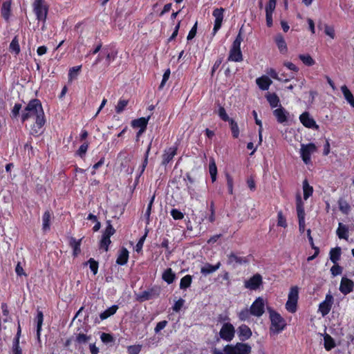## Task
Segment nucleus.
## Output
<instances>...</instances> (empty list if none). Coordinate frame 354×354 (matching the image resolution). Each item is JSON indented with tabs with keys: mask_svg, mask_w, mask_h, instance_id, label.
Segmentation results:
<instances>
[{
	"mask_svg": "<svg viewBox=\"0 0 354 354\" xmlns=\"http://www.w3.org/2000/svg\"><path fill=\"white\" fill-rule=\"evenodd\" d=\"M266 97L272 108H277L279 106V99L275 93H269Z\"/></svg>",
	"mask_w": 354,
	"mask_h": 354,
	"instance_id": "obj_40",
	"label": "nucleus"
},
{
	"mask_svg": "<svg viewBox=\"0 0 354 354\" xmlns=\"http://www.w3.org/2000/svg\"><path fill=\"white\" fill-rule=\"evenodd\" d=\"M243 38L240 32L232 45L228 57L229 61L241 62L243 60V55L241 50V44Z\"/></svg>",
	"mask_w": 354,
	"mask_h": 354,
	"instance_id": "obj_3",
	"label": "nucleus"
},
{
	"mask_svg": "<svg viewBox=\"0 0 354 354\" xmlns=\"http://www.w3.org/2000/svg\"><path fill=\"white\" fill-rule=\"evenodd\" d=\"M9 50L12 53H15V55H18L20 53L19 39L17 36H15L10 42Z\"/></svg>",
	"mask_w": 354,
	"mask_h": 354,
	"instance_id": "obj_36",
	"label": "nucleus"
},
{
	"mask_svg": "<svg viewBox=\"0 0 354 354\" xmlns=\"http://www.w3.org/2000/svg\"><path fill=\"white\" fill-rule=\"evenodd\" d=\"M339 209L344 214H348L350 210V205L345 201L340 200L339 201Z\"/></svg>",
	"mask_w": 354,
	"mask_h": 354,
	"instance_id": "obj_54",
	"label": "nucleus"
},
{
	"mask_svg": "<svg viewBox=\"0 0 354 354\" xmlns=\"http://www.w3.org/2000/svg\"><path fill=\"white\" fill-rule=\"evenodd\" d=\"M142 346L137 345H131L127 347V351L129 354H139L141 351Z\"/></svg>",
	"mask_w": 354,
	"mask_h": 354,
	"instance_id": "obj_55",
	"label": "nucleus"
},
{
	"mask_svg": "<svg viewBox=\"0 0 354 354\" xmlns=\"http://www.w3.org/2000/svg\"><path fill=\"white\" fill-rule=\"evenodd\" d=\"M88 147V144L87 142L83 143L77 150V154L82 158L86 154Z\"/></svg>",
	"mask_w": 354,
	"mask_h": 354,
	"instance_id": "obj_58",
	"label": "nucleus"
},
{
	"mask_svg": "<svg viewBox=\"0 0 354 354\" xmlns=\"http://www.w3.org/2000/svg\"><path fill=\"white\" fill-rule=\"evenodd\" d=\"M81 68H82L81 66H74V67H72L71 68H70L69 72H68V80L69 81L71 82L77 77Z\"/></svg>",
	"mask_w": 354,
	"mask_h": 354,
	"instance_id": "obj_45",
	"label": "nucleus"
},
{
	"mask_svg": "<svg viewBox=\"0 0 354 354\" xmlns=\"http://www.w3.org/2000/svg\"><path fill=\"white\" fill-rule=\"evenodd\" d=\"M160 293L159 288H152L149 290H145L142 292L140 296L139 299L140 301H147L149 299H154L156 297H158Z\"/></svg>",
	"mask_w": 354,
	"mask_h": 354,
	"instance_id": "obj_18",
	"label": "nucleus"
},
{
	"mask_svg": "<svg viewBox=\"0 0 354 354\" xmlns=\"http://www.w3.org/2000/svg\"><path fill=\"white\" fill-rule=\"evenodd\" d=\"M335 346L333 339L329 335H326L324 336V348L326 351H330Z\"/></svg>",
	"mask_w": 354,
	"mask_h": 354,
	"instance_id": "obj_44",
	"label": "nucleus"
},
{
	"mask_svg": "<svg viewBox=\"0 0 354 354\" xmlns=\"http://www.w3.org/2000/svg\"><path fill=\"white\" fill-rule=\"evenodd\" d=\"M82 240V239L76 240L73 237H71L69 239V245L73 249V255L74 256H77L81 252L80 245H81Z\"/></svg>",
	"mask_w": 354,
	"mask_h": 354,
	"instance_id": "obj_28",
	"label": "nucleus"
},
{
	"mask_svg": "<svg viewBox=\"0 0 354 354\" xmlns=\"http://www.w3.org/2000/svg\"><path fill=\"white\" fill-rule=\"evenodd\" d=\"M237 333L241 341H245L252 336L251 329L245 324H241L237 328Z\"/></svg>",
	"mask_w": 354,
	"mask_h": 354,
	"instance_id": "obj_16",
	"label": "nucleus"
},
{
	"mask_svg": "<svg viewBox=\"0 0 354 354\" xmlns=\"http://www.w3.org/2000/svg\"><path fill=\"white\" fill-rule=\"evenodd\" d=\"M265 303L261 297H258L250 306V310L252 315L261 317L264 313Z\"/></svg>",
	"mask_w": 354,
	"mask_h": 354,
	"instance_id": "obj_10",
	"label": "nucleus"
},
{
	"mask_svg": "<svg viewBox=\"0 0 354 354\" xmlns=\"http://www.w3.org/2000/svg\"><path fill=\"white\" fill-rule=\"evenodd\" d=\"M256 83L261 90L267 91L272 82L268 76L263 75L256 80Z\"/></svg>",
	"mask_w": 354,
	"mask_h": 354,
	"instance_id": "obj_21",
	"label": "nucleus"
},
{
	"mask_svg": "<svg viewBox=\"0 0 354 354\" xmlns=\"http://www.w3.org/2000/svg\"><path fill=\"white\" fill-rule=\"evenodd\" d=\"M170 73H171V71H170L169 68L167 69L165 71V73L163 74V76H162V82H161L160 85V88L163 87L164 85L165 84V83L167 82V81L169 80V76H170Z\"/></svg>",
	"mask_w": 354,
	"mask_h": 354,
	"instance_id": "obj_62",
	"label": "nucleus"
},
{
	"mask_svg": "<svg viewBox=\"0 0 354 354\" xmlns=\"http://www.w3.org/2000/svg\"><path fill=\"white\" fill-rule=\"evenodd\" d=\"M29 118H32L35 120V127L41 129L45 124L44 112H27L22 116V120L25 121Z\"/></svg>",
	"mask_w": 354,
	"mask_h": 354,
	"instance_id": "obj_8",
	"label": "nucleus"
},
{
	"mask_svg": "<svg viewBox=\"0 0 354 354\" xmlns=\"http://www.w3.org/2000/svg\"><path fill=\"white\" fill-rule=\"evenodd\" d=\"M170 214L174 220H181L184 218L183 213L177 209H172Z\"/></svg>",
	"mask_w": 354,
	"mask_h": 354,
	"instance_id": "obj_56",
	"label": "nucleus"
},
{
	"mask_svg": "<svg viewBox=\"0 0 354 354\" xmlns=\"http://www.w3.org/2000/svg\"><path fill=\"white\" fill-rule=\"evenodd\" d=\"M299 120L306 127L318 129V126L316 124L315 120L310 116L309 112H303L299 116Z\"/></svg>",
	"mask_w": 354,
	"mask_h": 354,
	"instance_id": "obj_14",
	"label": "nucleus"
},
{
	"mask_svg": "<svg viewBox=\"0 0 354 354\" xmlns=\"http://www.w3.org/2000/svg\"><path fill=\"white\" fill-rule=\"evenodd\" d=\"M261 283V276L259 274H256L250 279L245 281V287L250 290H257Z\"/></svg>",
	"mask_w": 354,
	"mask_h": 354,
	"instance_id": "obj_13",
	"label": "nucleus"
},
{
	"mask_svg": "<svg viewBox=\"0 0 354 354\" xmlns=\"http://www.w3.org/2000/svg\"><path fill=\"white\" fill-rule=\"evenodd\" d=\"M225 10L222 8H216L214 10L212 15L214 17V25L213 28V35H214L217 31L221 28L223 19V13Z\"/></svg>",
	"mask_w": 354,
	"mask_h": 354,
	"instance_id": "obj_12",
	"label": "nucleus"
},
{
	"mask_svg": "<svg viewBox=\"0 0 354 354\" xmlns=\"http://www.w3.org/2000/svg\"><path fill=\"white\" fill-rule=\"evenodd\" d=\"M111 241L110 237L102 235V239L100 241V248H104L105 251H108L109 245L111 244Z\"/></svg>",
	"mask_w": 354,
	"mask_h": 354,
	"instance_id": "obj_51",
	"label": "nucleus"
},
{
	"mask_svg": "<svg viewBox=\"0 0 354 354\" xmlns=\"http://www.w3.org/2000/svg\"><path fill=\"white\" fill-rule=\"evenodd\" d=\"M330 272L333 276H337L342 273V268L339 265H334L330 268Z\"/></svg>",
	"mask_w": 354,
	"mask_h": 354,
	"instance_id": "obj_63",
	"label": "nucleus"
},
{
	"mask_svg": "<svg viewBox=\"0 0 354 354\" xmlns=\"http://www.w3.org/2000/svg\"><path fill=\"white\" fill-rule=\"evenodd\" d=\"M118 309V306L117 305H113L109 307L108 309L100 314V319L104 320L111 315H113L117 312Z\"/></svg>",
	"mask_w": 354,
	"mask_h": 354,
	"instance_id": "obj_32",
	"label": "nucleus"
},
{
	"mask_svg": "<svg viewBox=\"0 0 354 354\" xmlns=\"http://www.w3.org/2000/svg\"><path fill=\"white\" fill-rule=\"evenodd\" d=\"M324 32L326 35H328L333 39L335 38V30L333 26H330L326 24H324Z\"/></svg>",
	"mask_w": 354,
	"mask_h": 354,
	"instance_id": "obj_50",
	"label": "nucleus"
},
{
	"mask_svg": "<svg viewBox=\"0 0 354 354\" xmlns=\"http://www.w3.org/2000/svg\"><path fill=\"white\" fill-rule=\"evenodd\" d=\"M336 233L339 239L347 240L348 237V228L346 225L339 223Z\"/></svg>",
	"mask_w": 354,
	"mask_h": 354,
	"instance_id": "obj_31",
	"label": "nucleus"
},
{
	"mask_svg": "<svg viewBox=\"0 0 354 354\" xmlns=\"http://www.w3.org/2000/svg\"><path fill=\"white\" fill-rule=\"evenodd\" d=\"M115 230L112 226V225L111 223V221H106V227L104 232H103L102 235L107 236V237H111V236L115 234Z\"/></svg>",
	"mask_w": 354,
	"mask_h": 354,
	"instance_id": "obj_46",
	"label": "nucleus"
},
{
	"mask_svg": "<svg viewBox=\"0 0 354 354\" xmlns=\"http://www.w3.org/2000/svg\"><path fill=\"white\" fill-rule=\"evenodd\" d=\"M269 313L271 322L270 332V333L278 334L286 327V321L278 313L272 310H270Z\"/></svg>",
	"mask_w": 354,
	"mask_h": 354,
	"instance_id": "obj_2",
	"label": "nucleus"
},
{
	"mask_svg": "<svg viewBox=\"0 0 354 354\" xmlns=\"http://www.w3.org/2000/svg\"><path fill=\"white\" fill-rule=\"evenodd\" d=\"M234 326L230 322L224 323L219 331L220 337L226 342H231L235 335Z\"/></svg>",
	"mask_w": 354,
	"mask_h": 354,
	"instance_id": "obj_6",
	"label": "nucleus"
},
{
	"mask_svg": "<svg viewBox=\"0 0 354 354\" xmlns=\"http://www.w3.org/2000/svg\"><path fill=\"white\" fill-rule=\"evenodd\" d=\"M298 288L292 287L288 294V299L286 304V308L288 311L295 313L297 310V304L298 300Z\"/></svg>",
	"mask_w": 354,
	"mask_h": 354,
	"instance_id": "obj_7",
	"label": "nucleus"
},
{
	"mask_svg": "<svg viewBox=\"0 0 354 354\" xmlns=\"http://www.w3.org/2000/svg\"><path fill=\"white\" fill-rule=\"evenodd\" d=\"M192 277L191 275H186L180 279V288L186 289L189 288L192 283Z\"/></svg>",
	"mask_w": 354,
	"mask_h": 354,
	"instance_id": "obj_43",
	"label": "nucleus"
},
{
	"mask_svg": "<svg viewBox=\"0 0 354 354\" xmlns=\"http://www.w3.org/2000/svg\"><path fill=\"white\" fill-rule=\"evenodd\" d=\"M11 12V2L10 1H6L2 3L1 13L2 17L8 21L9 19Z\"/></svg>",
	"mask_w": 354,
	"mask_h": 354,
	"instance_id": "obj_26",
	"label": "nucleus"
},
{
	"mask_svg": "<svg viewBox=\"0 0 354 354\" xmlns=\"http://www.w3.org/2000/svg\"><path fill=\"white\" fill-rule=\"evenodd\" d=\"M227 263L236 267V265H241L248 262L245 257H239L234 253H231L227 256Z\"/></svg>",
	"mask_w": 354,
	"mask_h": 354,
	"instance_id": "obj_19",
	"label": "nucleus"
},
{
	"mask_svg": "<svg viewBox=\"0 0 354 354\" xmlns=\"http://www.w3.org/2000/svg\"><path fill=\"white\" fill-rule=\"evenodd\" d=\"M354 287V283L352 280L346 278L342 277L339 286V290L344 295H347L353 291Z\"/></svg>",
	"mask_w": 354,
	"mask_h": 354,
	"instance_id": "obj_15",
	"label": "nucleus"
},
{
	"mask_svg": "<svg viewBox=\"0 0 354 354\" xmlns=\"http://www.w3.org/2000/svg\"><path fill=\"white\" fill-rule=\"evenodd\" d=\"M297 212L298 218L305 217V212L304 207V203L302 202L301 198L299 195L297 196Z\"/></svg>",
	"mask_w": 354,
	"mask_h": 354,
	"instance_id": "obj_35",
	"label": "nucleus"
},
{
	"mask_svg": "<svg viewBox=\"0 0 354 354\" xmlns=\"http://www.w3.org/2000/svg\"><path fill=\"white\" fill-rule=\"evenodd\" d=\"M101 340L105 343L109 344L113 341V337L109 333H102L100 336Z\"/></svg>",
	"mask_w": 354,
	"mask_h": 354,
	"instance_id": "obj_59",
	"label": "nucleus"
},
{
	"mask_svg": "<svg viewBox=\"0 0 354 354\" xmlns=\"http://www.w3.org/2000/svg\"><path fill=\"white\" fill-rule=\"evenodd\" d=\"M341 91L346 102L354 109V96L346 85L341 86Z\"/></svg>",
	"mask_w": 354,
	"mask_h": 354,
	"instance_id": "obj_23",
	"label": "nucleus"
},
{
	"mask_svg": "<svg viewBox=\"0 0 354 354\" xmlns=\"http://www.w3.org/2000/svg\"><path fill=\"white\" fill-rule=\"evenodd\" d=\"M43 321H44L43 313L41 310H38L37 317H36V322H37V337L39 340L40 339V335H41V330Z\"/></svg>",
	"mask_w": 354,
	"mask_h": 354,
	"instance_id": "obj_33",
	"label": "nucleus"
},
{
	"mask_svg": "<svg viewBox=\"0 0 354 354\" xmlns=\"http://www.w3.org/2000/svg\"><path fill=\"white\" fill-rule=\"evenodd\" d=\"M230 129L234 138H238L239 135V129L237 123L234 120H230Z\"/></svg>",
	"mask_w": 354,
	"mask_h": 354,
	"instance_id": "obj_48",
	"label": "nucleus"
},
{
	"mask_svg": "<svg viewBox=\"0 0 354 354\" xmlns=\"http://www.w3.org/2000/svg\"><path fill=\"white\" fill-rule=\"evenodd\" d=\"M129 101L127 100L121 99L119 100L116 106V111H123L128 104Z\"/></svg>",
	"mask_w": 354,
	"mask_h": 354,
	"instance_id": "obj_60",
	"label": "nucleus"
},
{
	"mask_svg": "<svg viewBox=\"0 0 354 354\" xmlns=\"http://www.w3.org/2000/svg\"><path fill=\"white\" fill-rule=\"evenodd\" d=\"M317 151V147L313 143L301 145L300 153L303 161L307 165L310 162V156Z\"/></svg>",
	"mask_w": 354,
	"mask_h": 354,
	"instance_id": "obj_9",
	"label": "nucleus"
},
{
	"mask_svg": "<svg viewBox=\"0 0 354 354\" xmlns=\"http://www.w3.org/2000/svg\"><path fill=\"white\" fill-rule=\"evenodd\" d=\"M91 327L84 322H80V326L77 328L75 333V342L79 344H85L91 339V336L87 335Z\"/></svg>",
	"mask_w": 354,
	"mask_h": 354,
	"instance_id": "obj_5",
	"label": "nucleus"
},
{
	"mask_svg": "<svg viewBox=\"0 0 354 354\" xmlns=\"http://www.w3.org/2000/svg\"><path fill=\"white\" fill-rule=\"evenodd\" d=\"M333 297L330 294H327L325 300L319 304V311L323 317L328 315L333 304Z\"/></svg>",
	"mask_w": 354,
	"mask_h": 354,
	"instance_id": "obj_11",
	"label": "nucleus"
},
{
	"mask_svg": "<svg viewBox=\"0 0 354 354\" xmlns=\"http://www.w3.org/2000/svg\"><path fill=\"white\" fill-rule=\"evenodd\" d=\"M175 279V274L172 272L171 268H167L162 274V279L167 283H171Z\"/></svg>",
	"mask_w": 354,
	"mask_h": 354,
	"instance_id": "obj_37",
	"label": "nucleus"
},
{
	"mask_svg": "<svg viewBox=\"0 0 354 354\" xmlns=\"http://www.w3.org/2000/svg\"><path fill=\"white\" fill-rule=\"evenodd\" d=\"M50 213L49 211L44 212L42 217V230L44 231H48L50 230Z\"/></svg>",
	"mask_w": 354,
	"mask_h": 354,
	"instance_id": "obj_38",
	"label": "nucleus"
},
{
	"mask_svg": "<svg viewBox=\"0 0 354 354\" xmlns=\"http://www.w3.org/2000/svg\"><path fill=\"white\" fill-rule=\"evenodd\" d=\"M277 0H269L266 7V12L272 13L275 9Z\"/></svg>",
	"mask_w": 354,
	"mask_h": 354,
	"instance_id": "obj_57",
	"label": "nucleus"
},
{
	"mask_svg": "<svg viewBox=\"0 0 354 354\" xmlns=\"http://www.w3.org/2000/svg\"><path fill=\"white\" fill-rule=\"evenodd\" d=\"M274 41L281 53L286 54L288 52L286 42L281 34H277L274 37Z\"/></svg>",
	"mask_w": 354,
	"mask_h": 354,
	"instance_id": "obj_20",
	"label": "nucleus"
},
{
	"mask_svg": "<svg viewBox=\"0 0 354 354\" xmlns=\"http://www.w3.org/2000/svg\"><path fill=\"white\" fill-rule=\"evenodd\" d=\"M33 12L37 19L44 23L46 21L48 12V6L44 0H35L32 3Z\"/></svg>",
	"mask_w": 354,
	"mask_h": 354,
	"instance_id": "obj_4",
	"label": "nucleus"
},
{
	"mask_svg": "<svg viewBox=\"0 0 354 354\" xmlns=\"http://www.w3.org/2000/svg\"><path fill=\"white\" fill-rule=\"evenodd\" d=\"M209 174H210L212 182H214L216 180L217 167H216L215 161L213 158H212L209 162Z\"/></svg>",
	"mask_w": 354,
	"mask_h": 354,
	"instance_id": "obj_39",
	"label": "nucleus"
},
{
	"mask_svg": "<svg viewBox=\"0 0 354 354\" xmlns=\"http://www.w3.org/2000/svg\"><path fill=\"white\" fill-rule=\"evenodd\" d=\"M184 302H185L184 299H178L177 301L175 302V304L172 308L173 310L175 312H178L183 307Z\"/></svg>",
	"mask_w": 354,
	"mask_h": 354,
	"instance_id": "obj_64",
	"label": "nucleus"
},
{
	"mask_svg": "<svg viewBox=\"0 0 354 354\" xmlns=\"http://www.w3.org/2000/svg\"><path fill=\"white\" fill-rule=\"evenodd\" d=\"M176 153V147H170L166 149L162 155V164L166 165L168 164L174 157Z\"/></svg>",
	"mask_w": 354,
	"mask_h": 354,
	"instance_id": "obj_24",
	"label": "nucleus"
},
{
	"mask_svg": "<svg viewBox=\"0 0 354 354\" xmlns=\"http://www.w3.org/2000/svg\"><path fill=\"white\" fill-rule=\"evenodd\" d=\"M104 54L105 62L106 66H109L111 62L114 61L117 57V52L114 50H109L106 48H103Z\"/></svg>",
	"mask_w": 354,
	"mask_h": 354,
	"instance_id": "obj_29",
	"label": "nucleus"
},
{
	"mask_svg": "<svg viewBox=\"0 0 354 354\" xmlns=\"http://www.w3.org/2000/svg\"><path fill=\"white\" fill-rule=\"evenodd\" d=\"M267 73L268 75H269L272 78L274 79V80H279V81H284V82H288L289 80V79H283V77H279L278 75V73L276 72V71L273 68H269L268 71H267Z\"/></svg>",
	"mask_w": 354,
	"mask_h": 354,
	"instance_id": "obj_49",
	"label": "nucleus"
},
{
	"mask_svg": "<svg viewBox=\"0 0 354 354\" xmlns=\"http://www.w3.org/2000/svg\"><path fill=\"white\" fill-rule=\"evenodd\" d=\"M129 259V252L125 248L120 250V254L117 258L116 263L119 265H124L127 263Z\"/></svg>",
	"mask_w": 354,
	"mask_h": 354,
	"instance_id": "obj_27",
	"label": "nucleus"
},
{
	"mask_svg": "<svg viewBox=\"0 0 354 354\" xmlns=\"http://www.w3.org/2000/svg\"><path fill=\"white\" fill-rule=\"evenodd\" d=\"M251 346L245 343L238 342L236 344H227L223 350L215 349L214 354H250Z\"/></svg>",
	"mask_w": 354,
	"mask_h": 354,
	"instance_id": "obj_1",
	"label": "nucleus"
},
{
	"mask_svg": "<svg viewBox=\"0 0 354 354\" xmlns=\"http://www.w3.org/2000/svg\"><path fill=\"white\" fill-rule=\"evenodd\" d=\"M25 111H42L41 102L37 99L30 100L26 107Z\"/></svg>",
	"mask_w": 354,
	"mask_h": 354,
	"instance_id": "obj_30",
	"label": "nucleus"
},
{
	"mask_svg": "<svg viewBox=\"0 0 354 354\" xmlns=\"http://www.w3.org/2000/svg\"><path fill=\"white\" fill-rule=\"evenodd\" d=\"M303 191H304V198L305 200H307L313 192V188L312 186H310L307 180V179H305L303 181Z\"/></svg>",
	"mask_w": 354,
	"mask_h": 354,
	"instance_id": "obj_34",
	"label": "nucleus"
},
{
	"mask_svg": "<svg viewBox=\"0 0 354 354\" xmlns=\"http://www.w3.org/2000/svg\"><path fill=\"white\" fill-rule=\"evenodd\" d=\"M277 218H278V220H277V225L279 226H281V227H287L286 219L283 216L281 211H279L278 212Z\"/></svg>",
	"mask_w": 354,
	"mask_h": 354,
	"instance_id": "obj_53",
	"label": "nucleus"
},
{
	"mask_svg": "<svg viewBox=\"0 0 354 354\" xmlns=\"http://www.w3.org/2000/svg\"><path fill=\"white\" fill-rule=\"evenodd\" d=\"M221 266V263L218 262L216 265L212 266L209 263H206L201 269V272L204 275H207L216 271Z\"/></svg>",
	"mask_w": 354,
	"mask_h": 354,
	"instance_id": "obj_25",
	"label": "nucleus"
},
{
	"mask_svg": "<svg viewBox=\"0 0 354 354\" xmlns=\"http://www.w3.org/2000/svg\"><path fill=\"white\" fill-rule=\"evenodd\" d=\"M341 255L340 248H333L330 251V259L333 263H336Z\"/></svg>",
	"mask_w": 354,
	"mask_h": 354,
	"instance_id": "obj_41",
	"label": "nucleus"
},
{
	"mask_svg": "<svg viewBox=\"0 0 354 354\" xmlns=\"http://www.w3.org/2000/svg\"><path fill=\"white\" fill-rule=\"evenodd\" d=\"M277 121L283 125H288L293 120L290 112H274Z\"/></svg>",
	"mask_w": 354,
	"mask_h": 354,
	"instance_id": "obj_17",
	"label": "nucleus"
},
{
	"mask_svg": "<svg viewBox=\"0 0 354 354\" xmlns=\"http://www.w3.org/2000/svg\"><path fill=\"white\" fill-rule=\"evenodd\" d=\"M299 58L306 66H310L315 64V60L308 54H301Z\"/></svg>",
	"mask_w": 354,
	"mask_h": 354,
	"instance_id": "obj_42",
	"label": "nucleus"
},
{
	"mask_svg": "<svg viewBox=\"0 0 354 354\" xmlns=\"http://www.w3.org/2000/svg\"><path fill=\"white\" fill-rule=\"evenodd\" d=\"M87 263H89L90 269L93 274H96L98 270V262L95 261L93 258H91L86 264Z\"/></svg>",
	"mask_w": 354,
	"mask_h": 354,
	"instance_id": "obj_52",
	"label": "nucleus"
},
{
	"mask_svg": "<svg viewBox=\"0 0 354 354\" xmlns=\"http://www.w3.org/2000/svg\"><path fill=\"white\" fill-rule=\"evenodd\" d=\"M167 324V322L166 320H163V321L159 322L156 324V327L154 328L155 333H159L161 330H162V329H164L165 328Z\"/></svg>",
	"mask_w": 354,
	"mask_h": 354,
	"instance_id": "obj_61",
	"label": "nucleus"
},
{
	"mask_svg": "<svg viewBox=\"0 0 354 354\" xmlns=\"http://www.w3.org/2000/svg\"><path fill=\"white\" fill-rule=\"evenodd\" d=\"M251 315L250 309L244 308L239 312L238 316L240 320L246 321L250 319Z\"/></svg>",
	"mask_w": 354,
	"mask_h": 354,
	"instance_id": "obj_47",
	"label": "nucleus"
},
{
	"mask_svg": "<svg viewBox=\"0 0 354 354\" xmlns=\"http://www.w3.org/2000/svg\"><path fill=\"white\" fill-rule=\"evenodd\" d=\"M150 117H142L132 120L131 127L134 129H146Z\"/></svg>",
	"mask_w": 354,
	"mask_h": 354,
	"instance_id": "obj_22",
	"label": "nucleus"
}]
</instances>
